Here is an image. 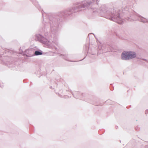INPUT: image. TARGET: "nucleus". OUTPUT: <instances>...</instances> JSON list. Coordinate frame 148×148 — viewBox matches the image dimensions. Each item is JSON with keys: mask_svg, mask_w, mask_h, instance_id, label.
<instances>
[{"mask_svg": "<svg viewBox=\"0 0 148 148\" xmlns=\"http://www.w3.org/2000/svg\"><path fill=\"white\" fill-rule=\"evenodd\" d=\"M136 54L133 52H124L121 56V58L123 60H129L135 57Z\"/></svg>", "mask_w": 148, "mask_h": 148, "instance_id": "f257e3e1", "label": "nucleus"}, {"mask_svg": "<svg viewBox=\"0 0 148 148\" xmlns=\"http://www.w3.org/2000/svg\"><path fill=\"white\" fill-rule=\"evenodd\" d=\"M35 54L36 55H41L42 53L38 51H36L35 52Z\"/></svg>", "mask_w": 148, "mask_h": 148, "instance_id": "f03ea898", "label": "nucleus"}]
</instances>
